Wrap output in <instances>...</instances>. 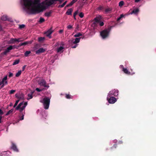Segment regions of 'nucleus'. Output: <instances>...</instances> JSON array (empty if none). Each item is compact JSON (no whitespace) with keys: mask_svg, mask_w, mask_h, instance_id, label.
Masks as SVG:
<instances>
[{"mask_svg":"<svg viewBox=\"0 0 156 156\" xmlns=\"http://www.w3.org/2000/svg\"><path fill=\"white\" fill-rule=\"evenodd\" d=\"M40 2V0H21V3L23 5L25 9L30 11V13L32 14L38 13L42 12L43 9H40V5L37 6H34L38 5Z\"/></svg>","mask_w":156,"mask_h":156,"instance_id":"nucleus-1","label":"nucleus"},{"mask_svg":"<svg viewBox=\"0 0 156 156\" xmlns=\"http://www.w3.org/2000/svg\"><path fill=\"white\" fill-rule=\"evenodd\" d=\"M50 98L47 97H45L43 98V102L44 108L47 109L49 108L50 103Z\"/></svg>","mask_w":156,"mask_h":156,"instance_id":"nucleus-2","label":"nucleus"},{"mask_svg":"<svg viewBox=\"0 0 156 156\" xmlns=\"http://www.w3.org/2000/svg\"><path fill=\"white\" fill-rule=\"evenodd\" d=\"M110 31V29L109 28L105 29L102 31L100 32V35L102 38L104 39L108 37L109 36Z\"/></svg>","mask_w":156,"mask_h":156,"instance_id":"nucleus-3","label":"nucleus"},{"mask_svg":"<svg viewBox=\"0 0 156 156\" xmlns=\"http://www.w3.org/2000/svg\"><path fill=\"white\" fill-rule=\"evenodd\" d=\"M15 46V45L10 46L7 48L4 51L1 53V55H6L7 53L9 52L11 50L14 49L16 47Z\"/></svg>","mask_w":156,"mask_h":156,"instance_id":"nucleus-4","label":"nucleus"},{"mask_svg":"<svg viewBox=\"0 0 156 156\" xmlns=\"http://www.w3.org/2000/svg\"><path fill=\"white\" fill-rule=\"evenodd\" d=\"M38 84L41 86H43L47 89H48L49 86L48 84L47 85V83L46 81L44 79H41L38 81Z\"/></svg>","mask_w":156,"mask_h":156,"instance_id":"nucleus-5","label":"nucleus"},{"mask_svg":"<svg viewBox=\"0 0 156 156\" xmlns=\"http://www.w3.org/2000/svg\"><path fill=\"white\" fill-rule=\"evenodd\" d=\"M107 99L108 101V102L110 104H114L117 101L116 98L114 97L113 96L109 97L108 99Z\"/></svg>","mask_w":156,"mask_h":156,"instance_id":"nucleus-6","label":"nucleus"},{"mask_svg":"<svg viewBox=\"0 0 156 156\" xmlns=\"http://www.w3.org/2000/svg\"><path fill=\"white\" fill-rule=\"evenodd\" d=\"M52 27H51L47 31L45 32L44 34H46L47 37H49L50 38H51L50 36L51 34L52 33L53 30H52Z\"/></svg>","mask_w":156,"mask_h":156,"instance_id":"nucleus-7","label":"nucleus"},{"mask_svg":"<svg viewBox=\"0 0 156 156\" xmlns=\"http://www.w3.org/2000/svg\"><path fill=\"white\" fill-rule=\"evenodd\" d=\"M16 42L18 43V38H11L8 41V43L9 44H13L15 43Z\"/></svg>","mask_w":156,"mask_h":156,"instance_id":"nucleus-8","label":"nucleus"},{"mask_svg":"<svg viewBox=\"0 0 156 156\" xmlns=\"http://www.w3.org/2000/svg\"><path fill=\"white\" fill-rule=\"evenodd\" d=\"M7 76H6L2 79V81L0 82V86L2 83L7 85L8 84V81L7 80Z\"/></svg>","mask_w":156,"mask_h":156,"instance_id":"nucleus-9","label":"nucleus"},{"mask_svg":"<svg viewBox=\"0 0 156 156\" xmlns=\"http://www.w3.org/2000/svg\"><path fill=\"white\" fill-rule=\"evenodd\" d=\"M56 1V0H50L48 1L47 2L45 3V5L48 6L51 5H53L54 4V2Z\"/></svg>","mask_w":156,"mask_h":156,"instance_id":"nucleus-10","label":"nucleus"},{"mask_svg":"<svg viewBox=\"0 0 156 156\" xmlns=\"http://www.w3.org/2000/svg\"><path fill=\"white\" fill-rule=\"evenodd\" d=\"M45 51V50L43 48H41L36 51V53L37 54H39L41 53L44 52Z\"/></svg>","mask_w":156,"mask_h":156,"instance_id":"nucleus-11","label":"nucleus"},{"mask_svg":"<svg viewBox=\"0 0 156 156\" xmlns=\"http://www.w3.org/2000/svg\"><path fill=\"white\" fill-rule=\"evenodd\" d=\"M11 148L14 151L16 152L18 151V150L17 149L16 146V145L13 143H12V147Z\"/></svg>","mask_w":156,"mask_h":156,"instance_id":"nucleus-12","label":"nucleus"},{"mask_svg":"<svg viewBox=\"0 0 156 156\" xmlns=\"http://www.w3.org/2000/svg\"><path fill=\"white\" fill-rule=\"evenodd\" d=\"M53 11L52 10H50L49 12H46L44 14V16L47 17H50L51 14L52 13Z\"/></svg>","mask_w":156,"mask_h":156,"instance_id":"nucleus-13","label":"nucleus"},{"mask_svg":"<svg viewBox=\"0 0 156 156\" xmlns=\"http://www.w3.org/2000/svg\"><path fill=\"white\" fill-rule=\"evenodd\" d=\"M16 97L18 99H23L24 97L23 95V94H21L19 95H18L17 94H15Z\"/></svg>","mask_w":156,"mask_h":156,"instance_id":"nucleus-14","label":"nucleus"},{"mask_svg":"<svg viewBox=\"0 0 156 156\" xmlns=\"http://www.w3.org/2000/svg\"><path fill=\"white\" fill-rule=\"evenodd\" d=\"M114 96L113 90L109 92L107 97V99H108V98H109V97H111V96Z\"/></svg>","mask_w":156,"mask_h":156,"instance_id":"nucleus-15","label":"nucleus"},{"mask_svg":"<svg viewBox=\"0 0 156 156\" xmlns=\"http://www.w3.org/2000/svg\"><path fill=\"white\" fill-rule=\"evenodd\" d=\"M34 91L31 92V94H28L27 95L28 98H27V100H29L33 98V94H34Z\"/></svg>","mask_w":156,"mask_h":156,"instance_id":"nucleus-16","label":"nucleus"},{"mask_svg":"<svg viewBox=\"0 0 156 156\" xmlns=\"http://www.w3.org/2000/svg\"><path fill=\"white\" fill-rule=\"evenodd\" d=\"M73 11V9L72 8L69 9L66 12V14L68 15H71L72 12Z\"/></svg>","mask_w":156,"mask_h":156,"instance_id":"nucleus-17","label":"nucleus"},{"mask_svg":"<svg viewBox=\"0 0 156 156\" xmlns=\"http://www.w3.org/2000/svg\"><path fill=\"white\" fill-rule=\"evenodd\" d=\"M122 71H123L126 74L128 75L130 74V72L126 68H125L124 67H123L122 68Z\"/></svg>","mask_w":156,"mask_h":156,"instance_id":"nucleus-18","label":"nucleus"},{"mask_svg":"<svg viewBox=\"0 0 156 156\" xmlns=\"http://www.w3.org/2000/svg\"><path fill=\"white\" fill-rule=\"evenodd\" d=\"M81 38V37L76 38L75 39V41L73 42V43L75 44L79 43L80 41Z\"/></svg>","mask_w":156,"mask_h":156,"instance_id":"nucleus-19","label":"nucleus"},{"mask_svg":"<svg viewBox=\"0 0 156 156\" xmlns=\"http://www.w3.org/2000/svg\"><path fill=\"white\" fill-rule=\"evenodd\" d=\"M78 0H73L70 3L68 4L66 6L67 7L72 6L74 3L76 2Z\"/></svg>","mask_w":156,"mask_h":156,"instance_id":"nucleus-20","label":"nucleus"},{"mask_svg":"<svg viewBox=\"0 0 156 156\" xmlns=\"http://www.w3.org/2000/svg\"><path fill=\"white\" fill-rule=\"evenodd\" d=\"M32 41H25L24 42L22 43V45H23V46H25L26 45H27L28 44H30L32 43Z\"/></svg>","mask_w":156,"mask_h":156,"instance_id":"nucleus-21","label":"nucleus"},{"mask_svg":"<svg viewBox=\"0 0 156 156\" xmlns=\"http://www.w3.org/2000/svg\"><path fill=\"white\" fill-rule=\"evenodd\" d=\"M23 104V102L20 103L18 105L16 108L15 109L16 110H18L21 106Z\"/></svg>","mask_w":156,"mask_h":156,"instance_id":"nucleus-22","label":"nucleus"},{"mask_svg":"<svg viewBox=\"0 0 156 156\" xmlns=\"http://www.w3.org/2000/svg\"><path fill=\"white\" fill-rule=\"evenodd\" d=\"M23 104V102L20 103L18 105L16 108L15 109L16 110H18L21 106Z\"/></svg>","mask_w":156,"mask_h":156,"instance_id":"nucleus-23","label":"nucleus"},{"mask_svg":"<svg viewBox=\"0 0 156 156\" xmlns=\"http://www.w3.org/2000/svg\"><path fill=\"white\" fill-rule=\"evenodd\" d=\"M139 12V10L138 9H134L131 12V14H136Z\"/></svg>","mask_w":156,"mask_h":156,"instance_id":"nucleus-24","label":"nucleus"},{"mask_svg":"<svg viewBox=\"0 0 156 156\" xmlns=\"http://www.w3.org/2000/svg\"><path fill=\"white\" fill-rule=\"evenodd\" d=\"M112 9L111 8H108L105 9V12L106 13H110L112 10Z\"/></svg>","mask_w":156,"mask_h":156,"instance_id":"nucleus-25","label":"nucleus"},{"mask_svg":"<svg viewBox=\"0 0 156 156\" xmlns=\"http://www.w3.org/2000/svg\"><path fill=\"white\" fill-rule=\"evenodd\" d=\"M94 22L93 23L95 24L96 23H99L100 21V19L98 17H96L94 19Z\"/></svg>","mask_w":156,"mask_h":156,"instance_id":"nucleus-26","label":"nucleus"},{"mask_svg":"<svg viewBox=\"0 0 156 156\" xmlns=\"http://www.w3.org/2000/svg\"><path fill=\"white\" fill-rule=\"evenodd\" d=\"M1 19L3 21H6L8 20L7 16L6 15H3L1 17Z\"/></svg>","mask_w":156,"mask_h":156,"instance_id":"nucleus-27","label":"nucleus"},{"mask_svg":"<svg viewBox=\"0 0 156 156\" xmlns=\"http://www.w3.org/2000/svg\"><path fill=\"white\" fill-rule=\"evenodd\" d=\"M118 92L119 91L117 90H113V93L114 94V96H117L118 95Z\"/></svg>","mask_w":156,"mask_h":156,"instance_id":"nucleus-28","label":"nucleus"},{"mask_svg":"<svg viewBox=\"0 0 156 156\" xmlns=\"http://www.w3.org/2000/svg\"><path fill=\"white\" fill-rule=\"evenodd\" d=\"M65 97L67 99H68L72 98H73L72 96L69 94H66Z\"/></svg>","mask_w":156,"mask_h":156,"instance_id":"nucleus-29","label":"nucleus"},{"mask_svg":"<svg viewBox=\"0 0 156 156\" xmlns=\"http://www.w3.org/2000/svg\"><path fill=\"white\" fill-rule=\"evenodd\" d=\"M20 62V60L19 59H17L12 64L13 65H15L16 64H18Z\"/></svg>","mask_w":156,"mask_h":156,"instance_id":"nucleus-30","label":"nucleus"},{"mask_svg":"<svg viewBox=\"0 0 156 156\" xmlns=\"http://www.w3.org/2000/svg\"><path fill=\"white\" fill-rule=\"evenodd\" d=\"M31 53V51H27L24 53V55L26 57L28 56Z\"/></svg>","mask_w":156,"mask_h":156,"instance_id":"nucleus-31","label":"nucleus"},{"mask_svg":"<svg viewBox=\"0 0 156 156\" xmlns=\"http://www.w3.org/2000/svg\"><path fill=\"white\" fill-rule=\"evenodd\" d=\"M13 110H14L13 109H10L6 113V114L5 115H9L13 111Z\"/></svg>","mask_w":156,"mask_h":156,"instance_id":"nucleus-32","label":"nucleus"},{"mask_svg":"<svg viewBox=\"0 0 156 156\" xmlns=\"http://www.w3.org/2000/svg\"><path fill=\"white\" fill-rule=\"evenodd\" d=\"M64 48L63 47L60 46V47L57 50V51L58 52H60Z\"/></svg>","mask_w":156,"mask_h":156,"instance_id":"nucleus-33","label":"nucleus"},{"mask_svg":"<svg viewBox=\"0 0 156 156\" xmlns=\"http://www.w3.org/2000/svg\"><path fill=\"white\" fill-rule=\"evenodd\" d=\"M22 73V71L21 70H20L18 71V72L16 73V77H19L21 74Z\"/></svg>","mask_w":156,"mask_h":156,"instance_id":"nucleus-34","label":"nucleus"},{"mask_svg":"<svg viewBox=\"0 0 156 156\" xmlns=\"http://www.w3.org/2000/svg\"><path fill=\"white\" fill-rule=\"evenodd\" d=\"M67 1H65L64 2L62 5H58V7L59 8H62L65 5Z\"/></svg>","mask_w":156,"mask_h":156,"instance_id":"nucleus-35","label":"nucleus"},{"mask_svg":"<svg viewBox=\"0 0 156 156\" xmlns=\"http://www.w3.org/2000/svg\"><path fill=\"white\" fill-rule=\"evenodd\" d=\"M82 35V34L80 33H78L74 35L75 37H78Z\"/></svg>","mask_w":156,"mask_h":156,"instance_id":"nucleus-36","label":"nucleus"},{"mask_svg":"<svg viewBox=\"0 0 156 156\" xmlns=\"http://www.w3.org/2000/svg\"><path fill=\"white\" fill-rule=\"evenodd\" d=\"M6 155L7 154L6 152H2V153H0V156H6V155Z\"/></svg>","mask_w":156,"mask_h":156,"instance_id":"nucleus-37","label":"nucleus"},{"mask_svg":"<svg viewBox=\"0 0 156 156\" xmlns=\"http://www.w3.org/2000/svg\"><path fill=\"white\" fill-rule=\"evenodd\" d=\"M25 108V107L22 106L21 107H20L18 110H19L20 112H21Z\"/></svg>","mask_w":156,"mask_h":156,"instance_id":"nucleus-38","label":"nucleus"},{"mask_svg":"<svg viewBox=\"0 0 156 156\" xmlns=\"http://www.w3.org/2000/svg\"><path fill=\"white\" fill-rule=\"evenodd\" d=\"M124 4V2L123 1H121L119 3V6L121 7Z\"/></svg>","mask_w":156,"mask_h":156,"instance_id":"nucleus-39","label":"nucleus"},{"mask_svg":"<svg viewBox=\"0 0 156 156\" xmlns=\"http://www.w3.org/2000/svg\"><path fill=\"white\" fill-rule=\"evenodd\" d=\"M45 21V20L44 18L42 17H41L40 19L39 22L40 23H42Z\"/></svg>","mask_w":156,"mask_h":156,"instance_id":"nucleus-40","label":"nucleus"},{"mask_svg":"<svg viewBox=\"0 0 156 156\" xmlns=\"http://www.w3.org/2000/svg\"><path fill=\"white\" fill-rule=\"evenodd\" d=\"M44 37H39L38 38V40L39 41L41 42V41H43L44 40Z\"/></svg>","mask_w":156,"mask_h":156,"instance_id":"nucleus-41","label":"nucleus"},{"mask_svg":"<svg viewBox=\"0 0 156 156\" xmlns=\"http://www.w3.org/2000/svg\"><path fill=\"white\" fill-rule=\"evenodd\" d=\"M20 100H18L16 101L15 104H14V106H13V108H15L17 106V105L19 102V101Z\"/></svg>","mask_w":156,"mask_h":156,"instance_id":"nucleus-42","label":"nucleus"},{"mask_svg":"<svg viewBox=\"0 0 156 156\" xmlns=\"http://www.w3.org/2000/svg\"><path fill=\"white\" fill-rule=\"evenodd\" d=\"M16 91L15 90H11L9 91V94H13L16 92Z\"/></svg>","mask_w":156,"mask_h":156,"instance_id":"nucleus-43","label":"nucleus"},{"mask_svg":"<svg viewBox=\"0 0 156 156\" xmlns=\"http://www.w3.org/2000/svg\"><path fill=\"white\" fill-rule=\"evenodd\" d=\"M79 16L80 18H82L84 16V14L83 12H81L79 14Z\"/></svg>","mask_w":156,"mask_h":156,"instance_id":"nucleus-44","label":"nucleus"},{"mask_svg":"<svg viewBox=\"0 0 156 156\" xmlns=\"http://www.w3.org/2000/svg\"><path fill=\"white\" fill-rule=\"evenodd\" d=\"M43 90V89H40L39 88H37L36 89V90L38 92L42 91Z\"/></svg>","mask_w":156,"mask_h":156,"instance_id":"nucleus-45","label":"nucleus"},{"mask_svg":"<svg viewBox=\"0 0 156 156\" xmlns=\"http://www.w3.org/2000/svg\"><path fill=\"white\" fill-rule=\"evenodd\" d=\"M104 9V8L103 7L100 6L98 8V10H102L103 9Z\"/></svg>","mask_w":156,"mask_h":156,"instance_id":"nucleus-46","label":"nucleus"},{"mask_svg":"<svg viewBox=\"0 0 156 156\" xmlns=\"http://www.w3.org/2000/svg\"><path fill=\"white\" fill-rule=\"evenodd\" d=\"M25 26V25L24 24H22L19 25V28L20 29H22Z\"/></svg>","mask_w":156,"mask_h":156,"instance_id":"nucleus-47","label":"nucleus"},{"mask_svg":"<svg viewBox=\"0 0 156 156\" xmlns=\"http://www.w3.org/2000/svg\"><path fill=\"white\" fill-rule=\"evenodd\" d=\"M24 40L23 39H22V38H18V43H19L20 42L23 41Z\"/></svg>","mask_w":156,"mask_h":156,"instance_id":"nucleus-48","label":"nucleus"},{"mask_svg":"<svg viewBox=\"0 0 156 156\" xmlns=\"http://www.w3.org/2000/svg\"><path fill=\"white\" fill-rule=\"evenodd\" d=\"M22 115L20 118V120H23L24 119V114H23V113H22Z\"/></svg>","mask_w":156,"mask_h":156,"instance_id":"nucleus-49","label":"nucleus"},{"mask_svg":"<svg viewBox=\"0 0 156 156\" xmlns=\"http://www.w3.org/2000/svg\"><path fill=\"white\" fill-rule=\"evenodd\" d=\"M9 77H11L13 76V74L11 72H9Z\"/></svg>","mask_w":156,"mask_h":156,"instance_id":"nucleus-50","label":"nucleus"},{"mask_svg":"<svg viewBox=\"0 0 156 156\" xmlns=\"http://www.w3.org/2000/svg\"><path fill=\"white\" fill-rule=\"evenodd\" d=\"M67 28L69 29H71L72 28V26L70 25H69L68 26Z\"/></svg>","mask_w":156,"mask_h":156,"instance_id":"nucleus-51","label":"nucleus"},{"mask_svg":"<svg viewBox=\"0 0 156 156\" xmlns=\"http://www.w3.org/2000/svg\"><path fill=\"white\" fill-rule=\"evenodd\" d=\"M117 147V144H115L113 145V146L112 147V148H116V147Z\"/></svg>","mask_w":156,"mask_h":156,"instance_id":"nucleus-52","label":"nucleus"},{"mask_svg":"<svg viewBox=\"0 0 156 156\" xmlns=\"http://www.w3.org/2000/svg\"><path fill=\"white\" fill-rule=\"evenodd\" d=\"M1 85V88H2L4 87L5 85H7L5 84L2 83Z\"/></svg>","mask_w":156,"mask_h":156,"instance_id":"nucleus-53","label":"nucleus"},{"mask_svg":"<svg viewBox=\"0 0 156 156\" xmlns=\"http://www.w3.org/2000/svg\"><path fill=\"white\" fill-rule=\"evenodd\" d=\"M27 102H25L24 103V105H23V106H24L25 107V108L26 106L27 105Z\"/></svg>","mask_w":156,"mask_h":156,"instance_id":"nucleus-54","label":"nucleus"},{"mask_svg":"<svg viewBox=\"0 0 156 156\" xmlns=\"http://www.w3.org/2000/svg\"><path fill=\"white\" fill-rule=\"evenodd\" d=\"M104 23L103 22H102L100 23V25L101 26H102L104 25Z\"/></svg>","mask_w":156,"mask_h":156,"instance_id":"nucleus-55","label":"nucleus"},{"mask_svg":"<svg viewBox=\"0 0 156 156\" xmlns=\"http://www.w3.org/2000/svg\"><path fill=\"white\" fill-rule=\"evenodd\" d=\"M4 113L1 109H0V115H3Z\"/></svg>","mask_w":156,"mask_h":156,"instance_id":"nucleus-56","label":"nucleus"},{"mask_svg":"<svg viewBox=\"0 0 156 156\" xmlns=\"http://www.w3.org/2000/svg\"><path fill=\"white\" fill-rule=\"evenodd\" d=\"M79 12V10H76L74 13L75 14H76V15H77L78 13Z\"/></svg>","mask_w":156,"mask_h":156,"instance_id":"nucleus-57","label":"nucleus"},{"mask_svg":"<svg viewBox=\"0 0 156 156\" xmlns=\"http://www.w3.org/2000/svg\"><path fill=\"white\" fill-rule=\"evenodd\" d=\"M26 66V65H24L23 67H22V71H23L25 68V67Z\"/></svg>","mask_w":156,"mask_h":156,"instance_id":"nucleus-58","label":"nucleus"},{"mask_svg":"<svg viewBox=\"0 0 156 156\" xmlns=\"http://www.w3.org/2000/svg\"><path fill=\"white\" fill-rule=\"evenodd\" d=\"M63 30H61L59 31V33H62L63 32Z\"/></svg>","mask_w":156,"mask_h":156,"instance_id":"nucleus-59","label":"nucleus"},{"mask_svg":"<svg viewBox=\"0 0 156 156\" xmlns=\"http://www.w3.org/2000/svg\"><path fill=\"white\" fill-rule=\"evenodd\" d=\"M77 47V45H75L74 46L72 47V48H75Z\"/></svg>","mask_w":156,"mask_h":156,"instance_id":"nucleus-60","label":"nucleus"},{"mask_svg":"<svg viewBox=\"0 0 156 156\" xmlns=\"http://www.w3.org/2000/svg\"><path fill=\"white\" fill-rule=\"evenodd\" d=\"M23 46V45H22V43H20L19 44V45L18 46V47H19L21 46Z\"/></svg>","mask_w":156,"mask_h":156,"instance_id":"nucleus-61","label":"nucleus"},{"mask_svg":"<svg viewBox=\"0 0 156 156\" xmlns=\"http://www.w3.org/2000/svg\"><path fill=\"white\" fill-rule=\"evenodd\" d=\"M2 118V116H0V123L2 122L1 119Z\"/></svg>","mask_w":156,"mask_h":156,"instance_id":"nucleus-62","label":"nucleus"},{"mask_svg":"<svg viewBox=\"0 0 156 156\" xmlns=\"http://www.w3.org/2000/svg\"><path fill=\"white\" fill-rule=\"evenodd\" d=\"M121 17H119V18H118L117 19V21H119L121 19Z\"/></svg>","mask_w":156,"mask_h":156,"instance_id":"nucleus-63","label":"nucleus"},{"mask_svg":"<svg viewBox=\"0 0 156 156\" xmlns=\"http://www.w3.org/2000/svg\"><path fill=\"white\" fill-rule=\"evenodd\" d=\"M135 1V2H138L140 1V0H134Z\"/></svg>","mask_w":156,"mask_h":156,"instance_id":"nucleus-64","label":"nucleus"}]
</instances>
